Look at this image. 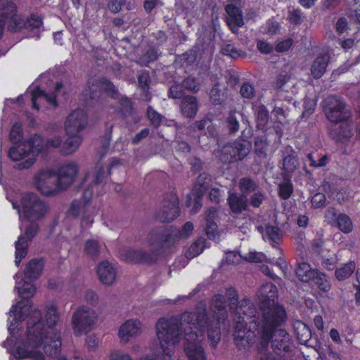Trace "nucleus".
I'll return each instance as SVG.
<instances>
[{"instance_id":"1","label":"nucleus","mask_w":360,"mask_h":360,"mask_svg":"<svg viewBox=\"0 0 360 360\" xmlns=\"http://www.w3.org/2000/svg\"><path fill=\"white\" fill-rule=\"evenodd\" d=\"M227 317L225 299L216 295L212 300L210 311L206 313L205 305L200 304L196 312L186 311L180 319L175 318L160 319L155 325V335L158 345L153 346L148 354L138 360H172L175 347L184 340V351L189 360H206L202 345L207 331L210 341L213 345L221 338L220 326Z\"/></svg>"},{"instance_id":"2","label":"nucleus","mask_w":360,"mask_h":360,"mask_svg":"<svg viewBox=\"0 0 360 360\" xmlns=\"http://www.w3.org/2000/svg\"><path fill=\"white\" fill-rule=\"evenodd\" d=\"M259 309L257 311L248 299L241 300L236 314L235 343L240 350L246 351L255 344L265 347L271 341L278 351L288 352L292 347L289 334L281 327L285 323V311L277 304L278 291L271 283H264L257 294Z\"/></svg>"},{"instance_id":"3","label":"nucleus","mask_w":360,"mask_h":360,"mask_svg":"<svg viewBox=\"0 0 360 360\" xmlns=\"http://www.w3.org/2000/svg\"><path fill=\"white\" fill-rule=\"evenodd\" d=\"M50 336L43 335L37 328L30 329L27 335L13 341V335L8 338L2 345L7 347L13 344L10 349L12 356L18 359H30L32 360H46L41 349L49 356H54L60 351V338L54 331L50 332Z\"/></svg>"},{"instance_id":"4","label":"nucleus","mask_w":360,"mask_h":360,"mask_svg":"<svg viewBox=\"0 0 360 360\" xmlns=\"http://www.w3.org/2000/svg\"><path fill=\"white\" fill-rule=\"evenodd\" d=\"M105 166L101 162H98L93 169L89 170L82 183V200H75L70 205V213L75 217L82 216V227H89L94 223L93 216L87 214L89 212V202L94 191H98L105 176Z\"/></svg>"},{"instance_id":"5","label":"nucleus","mask_w":360,"mask_h":360,"mask_svg":"<svg viewBox=\"0 0 360 360\" xmlns=\"http://www.w3.org/2000/svg\"><path fill=\"white\" fill-rule=\"evenodd\" d=\"M7 199L12 204L13 208L18 211L21 221L20 229L24 220L30 224H37L36 221L43 219L49 212L48 202L34 193L13 191L7 195Z\"/></svg>"},{"instance_id":"6","label":"nucleus","mask_w":360,"mask_h":360,"mask_svg":"<svg viewBox=\"0 0 360 360\" xmlns=\"http://www.w3.org/2000/svg\"><path fill=\"white\" fill-rule=\"evenodd\" d=\"M15 280V290L24 300L19 301L16 304L12 305L8 318V330L10 334H15L18 330L19 324L25 320L27 313L32 310V302L28 299L33 297L37 289L32 281H27L17 273L14 276Z\"/></svg>"},{"instance_id":"7","label":"nucleus","mask_w":360,"mask_h":360,"mask_svg":"<svg viewBox=\"0 0 360 360\" xmlns=\"http://www.w3.org/2000/svg\"><path fill=\"white\" fill-rule=\"evenodd\" d=\"M42 138L38 134L30 137L26 141L19 142L8 150V157L13 161H21L20 169L30 168L35 162L36 157L42 150Z\"/></svg>"},{"instance_id":"8","label":"nucleus","mask_w":360,"mask_h":360,"mask_svg":"<svg viewBox=\"0 0 360 360\" xmlns=\"http://www.w3.org/2000/svg\"><path fill=\"white\" fill-rule=\"evenodd\" d=\"M27 328L26 335L29 333L30 329L37 328L43 335L50 336V332L54 331L58 333L60 342L61 343L60 333L54 328L59 320V313L56 306L53 304H50L46 307V323L47 326L45 327L44 323L41 321V313L37 309L30 310V313H27Z\"/></svg>"},{"instance_id":"9","label":"nucleus","mask_w":360,"mask_h":360,"mask_svg":"<svg viewBox=\"0 0 360 360\" xmlns=\"http://www.w3.org/2000/svg\"><path fill=\"white\" fill-rule=\"evenodd\" d=\"M63 88L61 83H57L55 86L54 92L45 93L44 90L39 86L38 82L31 84L23 95H20L16 98V101L21 103L24 101L29 100L32 108L37 110H39V106L44 103H47L52 107L57 105L56 96Z\"/></svg>"},{"instance_id":"10","label":"nucleus","mask_w":360,"mask_h":360,"mask_svg":"<svg viewBox=\"0 0 360 360\" xmlns=\"http://www.w3.org/2000/svg\"><path fill=\"white\" fill-rule=\"evenodd\" d=\"M95 309L87 306L79 307L72 314L71 326L73 334L80 337L92 330L98 321Z\"/></svg>"},{"instance_id":"11","label":"nucleus","mask_w":360,"mask_h":360,"mask_svg":"<svg viewBox=\"0 0 360 360\" xmlns=\"http://www.w3.org/2000/svg\"><path fill=\"white\" fill-rule=\"evenodd\" d=\"M33 185L44 196H54L61 193L53 169L45 168L37 172L33 176Z\"/></svg>"},{"instance_id":"12","label":"nucleus","mask_w":360,"mask_h":360,"mask_svg":"<svg viewBox=\"0 0 360 360\" xmlns=\"http://www.w3.org/2000/svg\"><path fill=\"white\" fill-rule=\"evenodd\" d=\"M324 112L331 122L341 123L349 117V112L342 99L337 96H328L324 100Z\"/></svg>"},{"instance_id":"13","label":"nucleus","mask_w":360,"mask_h":360,"mask_svg":"<svg viewBox=\"0 0 360 360\" xmlns=\"http://www.w3.org/2000/svg\"><path fill=\"white\" fill-rule=\"evenodd\" d=\"M251 148L250 141L243 139L238 140L223 148L220 159L224 162L241 160L249 154Z\"/></svg>"},{"instance_id":"14","label":"nucleus","mask_w":360,"mask_h":360,"mask_svg":"<svg viewBox=\"0 0 360 360\" xmlns=\"http://www.w3.org/2000/svg\"><path fill=\"white\" fill-rule=\"evenodd\" d=\"M39 230L37 224H30L26 226L24 234L20 235L15 242V264L18 266L28 251V241L32 240Z\"/></svg>"},{"instance_id":"15","label":"nucleus","mask_w":360,"mask_h":360,"mask_svg":"<svg viewBox=\"0 0 360 360\" xmlns=\"http://www.w3.org/2000/svg\"><path fill=\"white\" fill-rule=\"evenodd\" d=\"M179 200L176 194L170 193L165 197L162 202L156 217L161 222H169L176 219L179 214Z\"/></svg>"},{"instance_id":"16","label":"nucleus","mask_w":360,"mask_h":360,"mask_svg":"<svg viewBox=\"0 0 360 360\" xmlns=\"http://www.w3.org/2000/svg\"><path fill=\"white\" fill-rule=\"evenodd\" d=\"M79 167L75 162H68L61 165L57 171V181L61 192L67 190L75 181Z\"/></svg>"},{"instance_id":"17","label":"nucleus","mask_w":360,"mask_h":360,"mask_svg":"<svg viewBox=\"0 0 360 360\" xmlns=\"http://www.w3.org/2000/svg\"><path fill=\"white\" fill-rule=\"evenodd\" d=\"M88 123L86 113L81 109L72 111L67 117L65 122L66 134H79L84 130Z\"/></svg>"},{"instance_id":"18","label":"nucleus","mask_w":360,"mask_h":360,"mask_svg":"<svg viewBox=\"0 0 360 360\" xmlns=\"http://www.w3.org/2000/svg\"><path fill=\"white\" fill-rule=\"evenodd\" d=\"M141 333V321L139 319H129L120 325L117 335L120 342L126 344L140 335Z\"/></svg>"},{"instance_id":"19","label":"nucleus","mask_w":360,"mask_h":360,"mask_svg":"<svg viewBox=\"0 0 360 360\" xmlns=\"http://www.w3.org/2000/svg\"><path fill=\"white\" fill-rule=\"evenodd\" d=\"M101 91H105L112 96L117 93L115 87L108 80L91 78L88 81L85 95L89 96L91 99H94L98 96L97 93Z\"/></svg>"},{"instance_id":"20","label":"nucleus","mask_w":360,"mask_h":360,"mask_svg":"<svg viewBox=\"0 0 360 360\" xmlns=\"http://www.w3.org/2000/svg\"><path fill=\"white\" fill-rule=\"evenodd\" d=\"M225 11L227 14L226 22L228 25L233 32H237L238 27L244 25L242 11L237 6L228 4L225 7Z\"/></svg>"},{"instance_id":"21","label":"nucleus","mask_w":360,"mask_h":360,"mask_svg":"<svg viewBox=\"0 0 360 360\" xmlns=\"http://www.w3.org/2000/svg\"><path fill=\"white\" fill-rule=\"evenodd\" d=\"M97 274L100 281L105 285H112L116 280V269L112 264L107 261L102 262L98 264Z\"/></svg>"},{"instance_id":"22","label":"nucleus","mask_w":360,"mask_h":360,"mask_svg":"<svg viewBox=\"0 0 360 360\" xmlns=\"http://www.w3.org/2000/svg\"><path fill=\"white\" fill-rule=\"evenodd\" d=\"M333 139L342 143H347L353 136V129L347 122L335 124V129L330 133Z\"/></svg>"},{"instance_id":"23","label":"nucleus","mask_w":360,"mask_h":360,"mask_svg":"<svg viewBox=\"0 0 360 360\" xmlns=\"http://www.w3.org/2000/svg\"><path fill=\"white\" fill-rule=\"evenodd\" d=\"M44 269V262L41 259L30 260L24 270L25 278L34 281L39 278Z\"/></svg>"},{"instance_id":"24","label":"nucleus","mask_w":360,"mask_h":360,"mask_svg":"<svg viewBox=\"0 0 360 360\" xmlns=\"http://www.w3.org/2000/svg\"><path fill=\"white\" fill-rule=\"evenodd\" d=\"M228 202L231 210L236 213L240 214L248 207L247 197L243 195H238L236 193L229 192Z\"/></svg>"},{"instance_id":"25","label":"nucleus","mask_w":360,"mask_h":360,"mask_svg":"<svg viewBox=\"0 0 360 360\" xmlns=\"http://www.w3.org/2000/svg\"><path fill=\"white\" fill-rule=\"evenodd\" d=\"M257 229L262 234L264 240L269 241L271 243L273 247H276V245L278 243L281 238V233L277 227L272 226H266L265 227L259 226Z\"/></svg>"},{"instance_id":"26","label":"nucleus","mask_w":360,"mask_h":360,"mask_svg":"<svg viewBox=\"0 0 360 360\" xmlns=\"http://www.w3.org/2000/svg\"><path fill=\"white\" fill-rule=\"evenodd\" d=\"M67 135L68 138L62 145L61 153L64 155H71L77 150L82 142V138L79 134Z\"/></svg>"},{"instance_id":"27","label":"nucleus","mask_w":360,"mask_h":360,"mask_svg":"<svg viewBox=\"0 0 360 360\" xmlns=\"http://www.w3.org/2000/svg\"><path fill=\"white\" fill-rule=\"evenodd\" d=\"M217 216V210L210 208L206 214V233L210 239H215L219 235L217 223L214 221Z\"/></svg>"},{"instance_id":"28","label":"nucleus","mask_w":360,"mask_h":360,"mask_svg":"<svg viewBox=\"0 0 360 360\" xmlns=\"http://www.w3.org/2000/svg\"><path fill=\"white\" fill-rule=\"evenodd\" d=\"M329 60V56L327 55L320 56L316 58L311 66V75L318 79L322 77L326 72V67Z\"/></svg>"},{"instance_id":"29","label":"nucleus","mask_w":360,"mask_h":360,"mask_svg":"<svg viewBox=\"0 0 360 360\" xmlns=\"http://www.w3.org/2000/svg\"><path fill=\"white\" fill-rule=\"evenodd\" d=\"M193 231V225L191 222H186L182 228L181 231L173 230L169 235H165V242L171 243L181 238H186L192 233Z\"/></svg>"},{"instance_id":"30","label":"nucleus","mask_w":360,"mask_h":360,"mask_svg":"<svg viewBox=\"0 0 360 360\" xmlns=\"http://www.w3.org/2000/svg\"><path fill=\"white\" fill-rule=\"evenodd\" d=\"M181 112L186 117H193L198 110L196 99L193 96H187L184 98L181 105Z\"/></svg>"},{"instance_id":"31","label":"nucleus","mask_w":360,"mask_h":360,"mask_svg":"<svg viewBox=\"0 0 360 360\" xmlns=\"http://www.w3.org/2000/svg\"><path fill=\"white\" fill-rule=\"evenodd\" d=\"M317 271L311 269L309 264L302 262L298 264L295 273L302 282H309L315 276Z\"/></svg>"},{"instance_id":"32","label":"nucleus","mask_w":360,"mask_h":360,"mask_svg":"<svg viewBox=\"0 0 360 360\" xmlns=\"http://www.w3.org/2000/svg\"><path fill=\"white\" fill-rule=\"evenodd\" d=\"M6 21L8 22V28L12 32L20 31L23 27L25 28V22L20 15L15 13H8L6 16Z\"/></svg>"},{"instance_id":"33","label":"nucleus","mask_w":360,"mask_h":360,"mask_svg":"<svg viewBox=\"0 0 360 360\" xmlns=\"http://www.w3.org/2000/svg\"><path fill=\"white\" fill-rule=\"evenodd\" d=\"M207 179L205 174L200 175L198 184H195L193 188L192 193L195 196L194 199V206H195V212L198 211V210L201 207L200 203V197L204 194L205 191L207 189V186L205 184H201V179Z\"/></svg>"},{"instance_id":"34","label":"nucleus","mask_w":360,"mask_h":360,"mask_svg":"<svg viewBox=\"0 0 360 360\" xmlns=\"http://www.w3.org/2000/svg\"><path fill=\"white\" fill-rule=\"evenodd\" d=\"M255 111L257 127L263 130L269 120L268 111L264 105H256L255 107Z\"/></svg>"},{"instance_id":"35","label":"nucleus","mask_w":360,"mask_h":360,"mask_svg":"<svg viewBox=\"0 0 360 360\" xmlns=\"http://www.w3.org/2000/svg\"><path fill=\"white\" fill-rule=\"evenodd\" d=\"M323 186L327 194H330L333 199L336 200L339 202L345 201L348 198V195L345 189L337 191L336 188H331L330 184L326 181L324 182Z\"/></svg>"},{"instance_id":"36","label":"nucleus","mask_w":360,"mask_h":360,"mask_svg":"<svg viewBox=\"0 0 360 360\" xmlns=\"http://www.w3.org/2000/svg\"><path fill=\"white\" fill-rule=\"evenodd\" d=\"M101 244L94 239L87 240L84 243V252L88 257L94 258L100 253Z\"/></svg>"},{"instance_id":"37","label":"nucleus","mask_w":360,"mask_h":360,"mask_svg":"<svg viewBox=\"0 0 360 360\" xmlns=\"http://www.w3.org/2000/svg\"><path fill=\"white\" fill-rule=\"evenodd\" d=\"M335 226L345 233H349L353 230L352 221L350 217L345 214H339Z\"/></svg>"},{"instance_id":"38","label":"nucleus","mask_w":360,"mask_h":360,"mask_svg":"<svg viewBox=\"0 0 360 360\" xmlns=\"http://www.w3.org/2000/svg\"><path fill=\"white\" fill-rule=\"evenodd\" d=\"M355 268V263L354 262H349L338 269L335 271V276L340 281L345 280L352 274Z\"/></svg>"},{"instance_id":"39","label":"nucleus","mask_w":360,"mask_h":360,"mask_svg":"<svg viewBox=\"0 0 360 360\" xmlns=\"http://www.w3.org/2000/svg\"><path fill=\"white\" fill-rule=\"evenodd\" d=\"M226 97V93L219 88V83L216 84L210 91V101L214 105L222 103L225 101Z\"/></svg>"},{"instance_id":"40","label":"nucleus","mask_w":360,"mask_h":360,"mask_svg":"<svg viewBox=\"0 0 360 360\" xmlns=\"http://www.w3.org/2000/svg\"><path fill=\"white\" fill-rule=\"evenodd\" d=\"M204 242L203 238H199L195 241L186 252V257L188 259H192L202 253L204 250Z\"/></svg>"},{"instance_id":"41","label":"nucleus","mask_w":360,"mask_h":360,"mask_svg":"<svg viewBox=\"0 0 360 360\" xmlns=\"http://www.w3.org/2000/svg\"><path fill=\"white\" fill-rule=\"evenodd\" d=\"M295 330L299 341L302 343L307 342L311 336L310 330L302 322H297L295 324Z\"/></svg>"},{"instance_id":"42","label":"nucleus","mask_w":360,"mask_h":360,"mask_svg":"<svg viewBox=\"0 0 360 360\" xmlns=\"http://www.w3.org/2000/svg\"><path fill=\"white\" fill-rule=\"evenodd\" d=\"M41 26V18L36 15H31L25 22V28L30 31H33L34 35L37 34Z\"/></svg>"},{"instance_id":"43","label":"nucleus","mask_w":360,"mask_h":360,"mask_svg":"<svg viewBox=\"0 0 360 360\" xmlns=\"http://www.w3.org/2000/svg\"><path fill=\"white\" fill-rule=\"evenodd\" d=\"M125 5L127 10H131L134 7V3L128 2L126 0H110L108 3V8L110 12L117 13L120 11L122 6Z\"/></svg>"},{"instance_id":"44","label":"nucleus","mask_w":360,"mask_h":360,"mask_svg":"<svg viewBox=\"0 0 360 360\" xmlns=\"http://www.w3.org/2000/svg\"><path fill=\"white\" fill-rule=\"evenodd\" d=\"M139 86L140 89L143 92V95L141 96V99L144 101H150V96L148 92V85L150 82V77L148 73H142L139 75Z\"/></svg>"},{"instance_id":"45","label":"nucleus","mask_w":360,"mask_h":360,"mask_svg":"<svg viewBox=\"0 0 360 360\" xmlns=\"http://www.w3.org/2000/svg\"><path fill=\"white\" fill-rule=\"evenodd\" d=\"M280 28V24L277 21L271 19L269 20L266 23L261 27V32L263 34L274 35L278 32Z\"/></svg>"},{"instance_id":"46","label":"nucleus","mask_w":360,"mask_h":360,"mask_svg":"<svg viewBox=\"0 0 360 360\" xmlns=\"http://www.w3.org/2000/svg\"><path fill=\"white\" fill-rule=\"evenodd\" d=\"M244 259L250 262H271V259H268L266 256L260 252L250 250L245 257Z\"/></svg>"},{"instance_id":"47","label":"nucleus","mask_w":360,"mask_h":360,"mask_svg":"<svg viewBox=\"0 0 360 360\" xmlns=\"http://www.w3.org/2000/svg\"><path fill=\"white\" fill-rule=\"evenodd\" d=\"M221 53L223 55L228 56L233 59H236L244 56V53L241 50L237 49L232 44L224 45L221 49Z\"/></svg>"},{"instance_id":"48","label":"nucleus","mask_w":360,"mask_h":360,"mask_svg":"<svg viewBox=\"0 0 360 360\" xmlns=\"http://www.w3.org/2000/svg\"><path fill=\"white\" fill-rule=\"evenodd\" d=\"M311 281L314 282L323 291H328L330 289V285L326 275L319 271L316 272V274Z\"/></svg>"},{"instance_id":"49","label":"nucleus","mask_w":360,"mask_h":360,"mask_svg":"<svg viewBox=\"0 0 360 360\" xmlns=\"http://www.w3.org/2000/svg\"><path fill=\"white\" fill-rule=\"evenodd\" d=\"M226 295V297H228V299L230 300V307H231V309L235 308L234 317H233V320H234V322H235V324H236V326H235V331H234V333H235L236 330V321L235 320V318H238V315L236 314V311H237V309L239 307L240 305L238 306V301H237V299L236 298V290L233 288H229V289H227ZM240 302H241V301L239 302V304H240Z\"/></svg>"},{"instance_id":"50","label":"nucleus","mask_w":360,"mask_h":360,"mask_svg":"<svg viewBox=\"0 0 360 360\" xmlns=\"http://www.w3.org/2000/svg\"><path fill=\"white\" fill-rule=\"evenodd\" d=\"M239 187L242 192V195L246 196L249 193L255 190L256 184L252 180L244 178L240 180Z\"/></svg>"},{"instance_id":"51","label":"nucleus","mask_w":360,"mask_h":360,"mask_svg":"<svg viewBox=\"0 0 360 360\" xmlns=\"http://www.w3.org/2000/svg\"><path fill=\"white\" fill-rule=\"evenodd\" d=\"M62 144V138L60 136H54L47 139L45 141H42L43 149L56 148Z\"/></svg>"},{"instance_id":"52","label":"nucleus","mask_w":360,"mask_h":360,"mask_svg":"<svg viewBox=\"0 0 360 360\" xmlns=\"http://www.w3.org/2000/svg\"><path fill=\"white\" fill-rule=\"evenodd\" d=\"M126 259L134 262H140L146 260L144 254L139 250H128Z\"/></svg>"},{"instance_id":"53","label":"nucleus","mask_w":360,"mask_h":360,"mask_svg":"<svg viewBox=\"0 0 360 360\" xmlns=\"http://www.w3.org/2000/svg\"><path fill=\"white\" fill-rule=\"evenodd\" d=\"M298 165V160L294 155H288L283 159V167L287 172L294 171Z\"/></svg>"},{"instance_id":"54","label":"nucleus","mask_w":360,"mask_h":360,"mask_svg":"<svg viewBox=\"0 0 360 360\" xmlns=\"http://www.w3.org/2000/svg\"><path fill=\"white\" fill-rule=\"evenodd\" d=\"M0 11H2L1 15L6 16L9 13L15 12V6L9 0H0Z\"/></svg>"},{"instance_id":"55","label":"nucleus","mask_w":360,"mask_h":360,"mask_svg":"<svg viewBox=\"0 0 360 360\" xmlns=\"http://www.w3.org/2000/svg\"><path fill=\"white\" fill-rule=\"evenodd\" d=\"M183 86L191 91L197 92L200 89V82L194 77H189L183 82Z\"/></svg>"},{"instance_id":"56","label":"nucleus","mask_w":360,"mask_h":360,"mask_svg":"<svg viewBox=\"0 0 360 360\" xmlns=\"http://www.w3.org/2000/svg\"><path fill=\"white\" fill-rule=\"evenodd\" d=\"M22 136V126L19 123H15L11 128L10 132V139L13 142H18Z\"/></svg>"},{"instance_id":"57","label":"nucleus","mask_w":360,"mask_h":360,"mask_svg":"<svg viewBox=\"0 0 360 360\" xmlns=\"http://www.w3.org/2000/svg\"><path fill=\"white\" fill-rule=\"evenodd\" d=\"M292 193V186L289 181H285L279 185V194L282 198H288Z\"/></svg>"},{"instance_id":"58","label":"nucleus","mask_w":360,"mask_h":360,"mask_svg":"<svg viewBox=\"0 0 360 360\" xmlns=\"http://www.w3.org/2000/svg\"><path fill=\"white\" fill-rule=\"evenodd\" d=\"M162 230L160 228L155 229L149 233V244L153 245L155 242H161L162 238Z\"/></svg>"},{"instance_id":"59","label":"nucleus","mask_w":360,"mask_h":360,"mask_svg":"<svg viewBox=\"0 0 360 360\" xmlns=\"http://www.w3.org/2000/svg\"><path fill=\"white\" fill-rule=\"evenodd\" d=\"M316 105V102L313 98H307L304 101V111L303 115L309 116L314 110Z\"/></svg>"},{"instance_id":"60","label":"nucleus","mask_w":360,"mask_h":360,"mask_svg":"<svg viewBox=\"0 0 360 360\" xmlns=\"http://www.w3.org/2000/svg\"><path fill=\"white\" fill-rule=\"evenodd\" d=\"M307 159L309 162V165L313 167H323L326 165L328 162V157L326 155H323L320 158H319L318 160H316L314 158V156L312 154L309 153L307 155Z\"/></svg>"},{"instance_id":"61","label":"nucleus","mask_w":360,"mask_h":360,"mask_svg":"<svg viewBox=\"0 0 360 360\" xmlns=\"http://www.w3.org/2000/svg\"><path fill=\"white\" fill-rule=\"evenodd\" d=\"M240 94L243 97L246 98H252L255 94V89L250 83H244L240 88Z\"/></svg>"},{"instance_id":"62","label":"nucleus","mask_w":360,"mask_h":360,"mask_svg":"<svg viewBox=\"0 0 360 360\" xmlns=\"http://www.w3.org/2000/svg\"><path fill=\"white\" fill-rule=\"evenodd\" d=\"M147 115L153 124L159 125L161 122V115L154 110L151 107L148 108Z\"/></svg>"},{"instance_id":"63","label":"nucleus","mask_w":360,"mask_h":360,"mask_svg":"<svg viewBox=\"0 0 360 360\" xmlns=\"http://www.w3.org/2000/svg\"><path fill=\"white\" fill-rule=\"evenodd\" d=\"M338 215L339 214L334 208L330 207L326 212L325 218L329 224L335 226L337 222Z\"/></svg>"},{"instance_id":"64","label":"nucleus","mask_w":360,"mask_h":360,"mask_svg":"<svg viewBox=\"0 0 360 360\" xmlns=\"http://www.w3.org/2000/svg\"><path fill=\"white\" fill-rule=\"evenodd\" d=\"M109 360H132V359L127 353H123L120 351H113L109 354Z\"/></svg>"}]
</instances>
